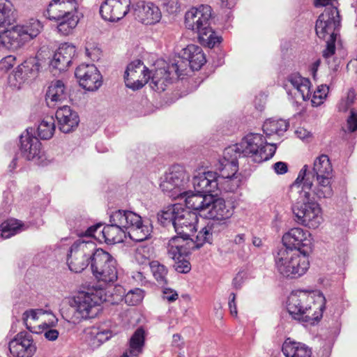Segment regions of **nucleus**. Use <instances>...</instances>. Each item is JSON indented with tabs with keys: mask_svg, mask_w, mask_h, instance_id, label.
Returning <instances> with one entry per match:
<instances>
[{
	"mask_svg": "<svg viewBox=\"0 0 357 357\" xmlns=\"http://www.w3.org/2000/svg\"><path fill=\"white\" fill-rule=\"evenodd\" d=\"M46 328V330L44 331V336L46 339L50 341L56 340L59 336V332L56 329H52L51 327Z\"/></svg>",
	"mask_w": 357,
	"mask_h": 357,
	"instance_id": "61",
	"label": "nucleus"
},
{
	"mask_svg": "<svg viewBox=\"0 0 357 357\" xmlns=\"http://www.w3.org/2000/svg\"><path fill=\"white\" fill-rule=\"evenodd\" d=\"M124 79L127 87L139 89L149 82L150 72L141 61L137 60L128 65Z\"/></svg>",
	"mask_w": 357,
	"mask_h": 357,
	"instance_id": "15",
	"label": "nucleus"
},
{
	"mask_svg": "<svg viewBox=\"0 0 357 357\" xmlns=\"http://www.w3.org/2000/svg\"><path fill=\"white\" fill-rule=\"evenodd\" d=\"M144 344V331L138 328L130 340L129 349L124 352L121 357H135L142 352Z\"/></svg>",
	"mask_w": 357,
	"mask_h": 357,
	"instance_id": "38",
	"label": "nucleus"
},
{
	"mask_svg": "<svg viewBox=\"0 0 357 357\" xmlns=\"http://www.w3.org/2000/svg\"><path fill=\"white\" fill-rule=\"evenodd\" d=\"M132 13L136 20L146 25L155 24L162 18L160 9L150 1H137L132 6Z\"/></svg>",
	"mask_w": 357,
	"mask_h": 357,
	"instance_id": "17",
	"label": "nucleus"
},
{
	"mask_svg": "<svg viewBox=\"0 0 357 357\" xmlns=\"http://www.w3.org/2000/svg\"><path fill=\"white\" fill-rule=\"evenodd\" d=\"M39 68L40 65L34 59L25 61L21 66H19L17 70L9 76V82L12 85L20 88V85L29 77L28 73H29L32 77H34L39 71Z\"/></svg>",
	"mask_w": 357,
	"mask_h": 357,
	"instance_id": "28",
	"label": "nucleus"
},
{
	"mask_svg": "<svg viewBox=\"0 0 357 357\" xmlns=\"http://www.w3.org/2000/svg\"><path fill=\"white\" fill-rule=\"evenodd\" d=\"M112 5V0H105L100 7V13L105 20L110 22L118 21L119 20V17L116 14V9Z\"/></svg>",
	"mask_w": 357,
	"mask_h": 357,
	"instance_id": "47",
	"label": "nucleus"
},
{
	"mask_svg": "<svg viewBox=\"0 0 357 357\" xmlns=\"http://www.w3.org/2000/svg\"><path fill=\"white\" fill-rule=\"evenodd\" d=\"M324 298L321 303L313 301L310 295L303 291L291 294L287 301V311L291 317L304 322L318 321L322 317Z\"/></svg>",
	"mask_w": 357,
	"mask_h": 357,
	"instance_id": "4",
	"label": "nucleus"
},
{
	"mask_svg": "<svg viewBox=\"0 0 357 357\" xmlns=\"http://www.w3.org/2000/svg\"><path fill=\"white\" fill-rule=\"evenodd\" d=\"M212 16V8L208 5L193 7L185 15V25L188 29L198 33L206 35L211 31L210 21Z\"/></svg>",
	"mask_w": 357,
	"mask_h": 357,
	"instance_id": "11",
	"label": "nucleus"
},
{
	"mask_svg": "<svg viewBox=\"0 0 357 357\" xmlns=\"http://www.w3.org/2000/svg\"><path fill=\"white\" fill-rule=\"evenodd\" d=\"M78 5L75 0H52L47 10L49 20L77 11Z\"/></svg>",
	"mask_w": 357,
	"mask_h": 357,
	"instance_id": "32",
	"label": "nucleus"
},
{
	"mask_svg": "<svg viewBox=\"0 0 357 357\" xmlns=\"http://www.w3.org/2000/svg\"><path fill=\"white\" fill-rule=\"evenodd\" d=\"M232 160H225L224 158L220 161L218 169L220 171L221 178L219 176V189L227 192L234 191L239 186L240 179L236 176L237 172L232 173V169L227 167Z\"/></svg>",
	"mask_w": 357,
	"mask_h": 357,
	"instance_id": "27",
	"label": "nucleus"
},
{
	"mask_svg": "<svg viewBox=\"0 0 357 357\" xmlns=\"http://www.w3.org/2000/svg\"><path fill=\"white\" fill-rule=\"evenodd\" d=\"M282 352L286 357H311L312 351L301 342L286 340L282 345Z\"/></svg>",
	"mask_w": 357,
	"mask_h": 357,
	"instance_id": "35",
	"label": "nucleus"
},
{
	"mask_svg": "<svg viewBox=\"0 0 357 357\" xmlns=\"http://www.w3.org/2000/svg\"><path fill=\"white\" fill-rule=\"evenodd\" d=\"M163 7L169 13H175L180 10L178 0H166L162 3Z\"/></svg>",
	"mask_w": 357,
	"mask_h": 357,
	"instance_id": "60",
	"label": "nucleus"
},
{
	"mask_svg": "<svg viewBox=\"0 0 357 357\" xmlns=\"http://www.w3.org/2000/svg\"><path fill=\"white\" fill-rule=\"evenodd\" d=\"M93 276L105 284L114 282L118 278L117 263L114 257L101 248H96L91 261Z\"/></svg>",
	"mask_w": 357,
	"mask_h": 357,
	"instance_id": "7",
	"label": "nucleus"
},
{
	"mask_svg": "<svg viewBox=\"0 0 357 357\" xmlns=\"http://www.w3.org/2000/svg\"><path fill=\"white\" fill-rule=\"evenodd\" d=\"M45 314V311L42 309H36V310H29L25 311L22 314V319L24 324L26 326V328L31 331V328L28 324V320H36L38 319L39 316L43 315Z\"/></svg>",
	"mask_w": 357,
	"mask_h": 357,
	"instance_id": "54",
	"label": "nucleus"
},
{
	"mask_svg": "<svg viewBox=\"0 0 357 357\" xmlns=\"http://www.w3.org/2000/svg\"><path fill=\"white\" fill-rule=\"evenodd\" d=\"M333 167L328 155L322 154L317 157L312 169L305 165L292 184V188H301L311 190L314 198L329 199L333 195L332 183Z\"/></svg>",
	"mask_w": 357,
	"mask_h": 357,
	"instance_id": "1",
	"label": "nucleus"
},
{
	"mask_svg": "<svg viewBox=\"0 0 357 357\" xmlns=\"http://www.w3.org/2000/svg\"><path fill=\"white\" fill-rule=\"evenodd\" d=\"M275 151L276 144L267 143L262 135L250 133L240 143L225 148L223 155L225 160H232L227 167L232 169L234 174L238 169V157H250L254 162L260 163L272 158Z\"/></svg>",
	"mask_w": 357,
	"mask_h": 357,
	"instance_id": "2",
	"label": "nucleus"
},
{
	"mask_svg": "<svg viewBox=\"0 0 357 357\" xmlns=\"http://www.w3.org/2000/svg\"><path fill=\"white\" fill-rule=\"evenodd\" d=\"M236 300V294L234 293H231L229 296V307L230 310V313L232 316L236 317L237 316V308L236 305L235 303Z\"/></svg>",
	"mask_w": 357,
	"mask_h": 357,
	"instance_id": "64",
	"label": "nucleus"
},
{
	"mask_svg": "<svg viewBox=\"0 0 357 357\" xmlns=\"http://www.w3.org/2000/svg\"><path fill=\"white\" fill-rule=\"evenodd\" d=\"M75 75L79 85L87 91H96L102 85V76L93 64L79 65L76 68Z\"/></svg>",
	"mask_w": 357,
	"mask_h": 357,
	"instance_id": "16",
	"label": "nucleus"
},
{
	"mask_svg": "<svg viewBox=\"0 0 357 357\" xmlns=\"http://www.w3.org/2000/svg\"><path fill=\"white\" fill-rule=\"evenodd\" d=\"M278 272L285 278H296L303 275L309 268L307 256L297 250L280 248L274 257Z\"/></svg>",
	"mask_w": 357,
	"mask_h": 357,
	"instance_id": "5",
	"label": "nucleus"
},
{
	"mask_svg": "<svg viewBox=\"0 0 357 357\" xmlns=\"http://www.w3.org/2000/svg\"><path fill=\"white\" fill-rule=\"evenodd\" d=\"M167 66L170 71L172 72V75H174V74L176 77H179L181 75H184V72L186 70L187 66L189 65L188 62L186 60L183 59V58L181 57V59L178 60L177 62L173 63L171 65Z\"/></svg>",
	"mask_w": 357,
	"mask_h": 357,
	"instance_id": "53",
	"label": "nucleus"
},
{
	"mask_svg": "<svg viewBox=\"0 0 357 357\" xmlns=\"http://www.w3.org/2000/svg\"><path fill=\"white\" fill-rule=\"evenodd\" d=\"M86 56L93 61H98L101 56V50L95 44L87 43L85 47Z\"/></svg>",
	"mask_w": 357,
	"mask_h": 357,
	"instance_id": "55",
	"label": "nucleus"
},
{
	"mask_svg": "<svg viewBox=\"0 0 357 357\" xmlns=\"http://www.w3.org/2000/svg\"><path fill=\"white\" fill-rule=\"evenodd\" d=\"M33 129H26L20 135V150L22 156L26 160H35L41 158V143L39 139L33 135Z\"/></svg>",
	"mask_w": 357,
	"mask_h": 357,
	"instance_id": "19",
	"label": "nucleus"
},
{
	"mask_svg": "<svg viewBox=\"0 0 357 357\" xmlns=\"http://www.w3.org/2000/svg\"><path fill=\"white\" fill-rule=\"evenodd\" d=\"M24 224L16 219H10L0 225L1 235L4 238H8L26 229Z\"/></svg>",
	"mask_w": 357,
	"mask_h": 357,
	"instance_id": "40",
	"label": "nucleus"
},
{
	"mask_svg": "<svg viewBox=\"0 0 357 357\" xmlns=\"http://www.w3.org/2000/svg\"><path fill=\"white\" fill-rule=\"evenodd\" d=\"M150 72V86L156 91H164L172 82L173 75L168 66H164Z\"/></svg>",
	"mask_w": 357,
	"mask_h": 357,
	"instance_id": "31",
	"label": "nucleus"
},
{
	"mask_svg": "<svg viewBox=\"0 0 357 357\" xmlns=\"http://www.w3.org/2000/svg\"><path fill=\"white\" fill-rule=\"evenodd\" d=\"M15 38L13 37V31L6 29L3 25L0 26V50L1 48L17 50L19 43H16Z\"/></svg>",
	"mask_w": 357,
	"mask_h": 357,
	"instance_id": "44",
	"label": "nucleus"
},
{
	"mask_svg": "<svg viewBox=\"0 0 357 357\" xmlns=\"http://www.w3.org/2000/svg\"><path fill=\"white\" fill-rule=\"evenodd\" d=\"M213 237L214 236L212 231H211L209 226L206 224L197 234L195 240L190 238V240H187L185 246L188 245V249H192L194 250L199 248L206 243H211Z\"/></svg>",
	"mask_w": 357,
	"mask_h": 357,
	"instance_id": "39",
	"label": "nucleus"
},
{
	"mask_svg": "<svg viewBox=\"0 0 357 357\" xmlns=\"http://www.w3.org/2000/svg\"><path fill=\"white\" fill-rule=\"evenodd\" d=\"M273 169L278 174H284L288 170L287 163L284 162H278L273 165Z\"/></svg>",
	"mask_w": 357,
	"mask_h": 357,
	"instance_id": "63",
	"label": "nucleus"
},
{
	"mask_svg": "<svg viewBox=\"0 0 357 357\" xmlns=\"http://www.w3.org/2000/svg\"><path fill=\"white\" fill-rule=\"evenodd\" d=\"M111 224L103 227L100 231L107 244H115L122 242L125 236V229L119 224L109 220Z\"/></svg>",
	"mask_w": 357,
	"mask_h": 357,
	"instance_id": "37",
	"label": "nucleus"
},
{
	"mask_svg": "<svg viewBox=\"0 0 357 357\" xmlns=\"http://www.w3.org/2000/svg\"><path fill=\"white\" fill-rule=\"evenodd\" d=\"M356 101V94L354 89H350L347 94V97L342 99L340 103L339 108L343 112H347L351 109H354L353 107Z\"/></svg>",
	"mask_w": 357,
	"mask_h": 357,
	"instance_id": "50",
	"label": "nucleus"
},
{
	"mask_svg": "<svg viewBox=\"0 0 357 357\" xmlns=\"http://www.w3.org/2000/svg\"><path fill=\"white\" fill-rule=\"evenodd\" d=\"M195 190L199 193H212L219 189V176L215 172H196L192 180Z\"/></svg>",
	"mask_w": 357,
	"mask_h": 357,
	"instance_id": "20",
	"label": "nucleus"
},
{
	"mask_svg": "<svg viewBox=\"0 0 357 357\" xmlns=\"http://www.w3.org/2000/svg\"><path fill=\"white\" fill-rule=\"evenodd\" d=\"M181 208L182 206L180 204L169 206L166 210L162 211L160 214H158V220L164 225L167 226L168 224H171L174 226L176 215Z\"/></svg>",
	"mask_w": 357,
	"mask_h": 357,
	"instance_id": "46",
	"label": "nucleus"
},
{
	"mask_svg": "<svg viewBox=\"0 0 357 357\" xmlns=\"http://www.w3.org/2000/svg\"><path fill=\"white\" fill-rule=\"evenodd\" d=\"M13 37H15L16 43H19V48L26 42L36 37L41 31L43 25L36 19H31L22 25H17L11 28Z\"/></svg>",
	"mask_w": 357,
	"mask_h": 357,
	"instance_id": "21",
	"label": "nucleus"
},
{
	"mask_svg": "<svg viewBox=\"0 0 357 357\" xmlns=\"http://www.w3.org/2000/svg\"><path fill=\"white\" fill-rule=\"evenodd\" d=\"M96 248L92 241L79 239L71 245L68 257L67 264L69 269L74 273H82L90 264Z\"/></svg>",
	"mask_w": 357,
	"mask_h": 357,
	"instance_id": "9",
	"label": "nucleus"
},
{
	"mask_svg": "<svg viewBox=\"0 0 357 357\" xmlns=\"http://www.w3.org/2000/svg\"><path fill=\"white\" fill-rule=\"evenodd\" d=\"M197 221L198 218L195 213L182 207L174 218L173 227L177 236L173 238H179L184 241V242H180V243H185L187 240H190V237L197 231L196 225Z\"/></svg>",
	"mask_w": 357,
	"mask_h": 357,
	"instance_id": "13",
	"label": "nucleus"
},
{
	"mask_svg": "<svg viewBox=\"0 0 357 357\" xmlns=\"http://www.w3.org/2000/svg\"><path fill=\"white\" fill-rule=\"evenodd\" d=\"M11 3L8 0H0V26L10 24Z\"/></svg>",
	"mask_w": 357,
	"mask_h": 357,
	"instance_id": "51",
	"label": "nucleus"
},
{
	"mask_svg": "<svg viewBox=\"0 0 357 357\" xmlns=\"http://www.w3.org/2000/svg\"><path fill=\"white\" fill-rule=\"evenodd\" d=\"M36 349L33 340L23 333H18L9 342V351L16 357H31Z\"/></svg>",
	"mask_w": 357,
	"mask_h": 357,
	"instance_id": "23",
	"label": "nucleus"
},
{
	"mask_svg": "<svg viewBox=\"0 0 357 357\" xmlns=\"http://www.w3.org/2000/svg\"><path fill=\"white\" fill-rule=\"evenodd\" d=\"M110 220L119 224L128 233L131 227L139 225L142 222V217L138 214L130 211L117 210L110 215Z\"/></svg>",
	"mask_w": 357,
	"mask_h": 357,
	"instance_id": "33",
	"label": "nucleus"
},
{
	"mask_svg": "<svg viewBox=\"0 0 357 357\" xmlns=\"http://www.w3.org/2000/svg\"><path fill=\"white\" fill-rule=\"evenodd\" d=\"M79 20L77 10L50 20L56 23V31L59 35L68 36L73 34Z\"/></svg>",
	"mask_w": 357,
	"mask_h": 357,
	"instance_id": "29",
	"label": "nucleus"
},
{
	"mask_svg": "<svg viewBox=\"0 0 357 357\" xmlns=\"http://www.w3.org/2000/svg\"><path fill=\"white\" fill-rule=\"evenodd\" d=\"M198 37L202 43H206L209 47H213L217 43H220L219 38L214 36V32L211 28L208 33L206 35L201 34Z\"/></svg>",
	"mask_w": 357,
	"mask_h": 357,
	"instance_id": "56",
	"label": "nucleus"
},
{
	"mask_svg": "<svg viewBox=\"0 0 357 357\" xmlns=\"http://www.w3.org/2000/svg\"><path fill=\"white\" fill-rule=\"evenodd\" d=\"M183 59L188 62L192 70H198L206 63V57L202 49L195 45H189L184 48L181 53Z\"/></svg>",
	"mask_w": 357,
	"mask_h": 357,
	"instance_id": "34",
	"label": "nucleus"
},
{
	"mask_svg": "<svg viewBox=\"0 0 357 357\" xmlns=\"http://www.w3.org/2000/svg\"><path fill=\"white\" fill-rule=\"evenodd\" d=\"M234 214V208L227 204L222 199H215L211 196V202L208 204L204 217L208 219L230 220Z\"/></svg>",
	"mask_w": 357,
	"mask_h": 357,
	"instance_id": "24",
	"label": "nucleus"
},
{
	"mask_svg": "<svg viewBox=\"0 0 357 357\" xmlns=\"http://www.w3.org/2000/svg\"><path fill=\"white\" fill-rule=\"evenodd\" d=\"M149 249L147 247L137 248L135 257L142 264L144 263L149 258Z\"/></svg>",
	"mask_w": 357,
	"mask_h": 357,
	"instance_id": "59",
	"label": "nucleus"
},
{
	"mask_svg": "<svg viewBox=\"0 0 357 357\" xmlns=\"http://www.w3.org/2000/svg\"><path fill=\"white\" fill-rule=\"evenodd\" d=\"M59 128L63 133H70L78 126L79 118L77 113L69 106L59 107L56 112Z\"/></svg>",
	"mask_w": 357,
	"mask_h": 357,
	"instance_id": "25",
	"label": "nucleus"
},
{
	"mask_svg": "<svg viewBox=\"0 0 357 357\" xmlns=\"http://www.w3.org/2000/svg\"><path fill=\"white\" fill-rule=\"evenodd\" d=\"M310 86L309 79L302 77L298 73H292L287 77L284 89L287 93L295 99L307 100L311 96Z\"/></svg>",
	"mask_w": 357,
	"mask_h": 357,
	"instance_id": "18",
	"label": "nucleus"
},
{
	"mask_svg": "<svg viewBox=\"0 0 357 357\" xmlns=\"http://www.w3.org/2000/svg\"><path fill=\"white\" fill-rule=\"evenodd\" d=\"M183 240L179 238H171L167 244L168 255L174 260L173 267L174 270L179 273H188L191 270L190 262L184 258L193 250L188 249V245L185 246Z\"/></svg>",
	"mask_w": 357,
	"mask_h": 357,
	"instance_id": "14",
	"label": "nucleus"
},
{
	"mask_svg": "<svg viewBox=\"0 0 357 357\" xmlns=\"http://www.w3.org/2000/svg\"><path fill=\"white\" fill-rule=\"evenodd\" d=\"M328 92V87L327 86H321L320 88L314 91L312 102L313 105H319L321 102V100L324 98Z\"/></svg>",
	"mask_w": 357,
	"mask_h": 357,
	"instance_id": "58",
	"label": "nucleus"
},
{
	"mask_svg": "<svg viewBox=\"0 0 357 357\" xmlns=\"http://www.w3.org/2000/svg\"><path fill=\"white\" fill-rule=\"evenodd\" d=\"M144 298V292L142 289L136 288L130 290L124 296V301L128 305H137L141 303Z\"/></svg>",
	"mask_w": 357,
	"mask_h": 357,
	"instance_id": "49",
	"label": "nucleus"
},
{
	"mask_svg": "<svg viewBox=\"0 0 357 357\" xmlns=\"http://www.w3.org/2000/svg\"><path fill=\"white\" fill-rule=\"evenodd\" d=\"M189 183V175L179 165L172 166L165 173L160 184L161 190L173 199L185 197Z\"/></svg>",
	"mask_w": 357,
	"mask_h": 357,
	"instance_id": "8",
	"label": "nucleus"
},
{
	"mask_svg": "<svg viewBox=\"0 0 357 357\" xmlns=\"http://www.w3.org/2000/svg\"><path fill=\"white\" fill-rule=\"evenodd\" d=\"M149 265L153 275L158 284L161 285L167 284V268L158 261H152L149 263Z\"/></svg>",
	"mask_w": 357,
	"mask_h": 357,
	"instance_id": "45",
	"label": "nucleus"
},
{
	"mask_svg": "<svg viewBox=\"0 0 357 357\" xmlns=\"http://www.w3.org/2000/svg\"><path fill=\"white\" fill-rule=\"evenodd\" d=\"M231 220H223L218 219H211L208 222V225L211 231H212L214 236H217L220 233L225 231L230 225Z\"/></svg>",
	"mask_w": 357,
	"mask_h": 357,
	"instance_id": "48",
	"label": "nucleus"
},
{
	"mask_svg": "<svg viewBox=\"0 0 357 357\" xmlns=\"http://www.w3.org/2000/svg\"><path fill=\"white\" fill-rule=\"evenodd\" d=\"M163 298L169 302H174L178 298V294L169 289H166L163 291Z\"/></svg>",
	"mask_w": 357,
	"mask_h": 357,
	"instance_id": "62",
	"label": "nucleus"
},
{
	"mask_svg": "<svg viewBox=\"0 0 357 357\" xmlns=\"http://www.w3.org/2000/svg\"><path fill=\"white\" fill-rule=\"evenodd\" d=\"M289 123L283 119H269L263 125L264 132L267 136L272 135H281L287 131Z\"/></svg>",
	"mask_w": 357,
	"mask_h": 357,
	"instance_id": "41",
	"label": "nucleus"
},
{
	"mask_svg": "<svg viewBox=\"0 0 357 357\" xmlns=\"http://www.w3.org/2000/svg\"><path fill=\"white\" fill-rule=\"evenodd\" d=\"M284 247L291 250H297L301 255L306 256L311 249V234L300 227H294L286 232L282 236Z\"/></svg>",
	"mask_w": 357,
	"mask_h": 357,
	"instance_id": "12",
	"label": "nucleus"
},
{
	"mask_svg": "<svg viewBox=\"0 0 357 357\" xmlns=\"http://www.w3.org/2000/svg\"><path fill=\"white\" fill-rule=\"evenodd\" d=\"M204 193H192L186 190L185 197H180L179 199H184L188 208L197 211L201 216L204 215L206 207L211 202V195H204Z\"/></svg>",
	"mask_w": 357,
	"mask_h": 357,
	"instance_id": "30",
	"label": "nucleus"
},
{
	"mask_svg": "<svg viewBox=\"0 0 357 357\" xmlns=\"http://www.w3.org/2000/svg\"><path fill=\"white\" fill-rule=\"evenodd\" d=\"M112 332L108 329H102L98 327H91L86 330V338L92 348H97L102 343L109 340Z\"/></svg>",
	"mask_w": 357,
	"mask_h": 357,
	"instance_id": "36",
	"label": "nucleus"
},
{
	"mask_svg": "<svg viewBox=\"0 0 357 357\" xmlns=\"http://www.w3.org/2000/svg\"><path fill=\"white\" fill-rule=\"evenodd\" d=\"M340 27V17L337 7H326L319 16L315 24L317 36L326 42V47L323 50V56L326 60L335 52V41Z\"/></svg>",
	"mask_w": 357,
	"mask_h": 357,
	"instance_id": "3",
	"label": "nucleus"
},
{
	"mask_svg": "<svg viewBox=\"0 0 357 357\" xmlns=\"http://www.w3.org/2000/svg\"><path fill=\"white\" fill-rule=\"evenodd\" d=\"M112 6L116 9V14L119 20L123 18L130 10V0H112Z\"/></svg>",
	"mask_w": 357,
	"mask_h": 357,
	"instance_id": "52",
	"label": "nucleus"
},
{
	"mask_svg": "<svg viewBox=\"0 0 357 357\" xmlns=\"http://www.w3.org/2000/svg\"><path fill=\"white\" fill-rule=\"evenodd\" d=\"M310 191L301 188L300 198L301 201L296 202L293 208L295 221L310 229L317 228L322 222L321 208L315 201L310 199Z\"/></svg>",
	"mask_w": 357,
	"mask_h": 357,
	"instance_id": "6",
	"label": "nucleus"
},
{
	"mask_svg": "<svg viewBox=\"0 0 357 357\" xmlns=\"http://www.w3.org/2000/svg\"><path fill=\"white\" fill-rule=\"evenodd\" d=\"M68 98V93L64 83L61 80L52 81L45 94V102L48 107H59Z\"/></svg>",
	"mask_w": 357,
	"mask_h": 357,
	"instance_id": "26",
	"label": "nucleus"
},
{
	"mask_svg": "<svg viewBox=\"0 0 357 357\" xmlns=\"http://www.w3.org/2000/svg\"><path fill=\"white\" fill-rule=\"evenodd\" d=\"M357 130V112L355 109H351L349 116L347 120L345 132H354Z\"/></svg>",
	"mask_w": 357,
	"mask_h": 357,
	"instance_id": "57",
	"label": "nucleus"
},
{
	"mask_svg": "<svg viewBox=\"0 0 357 357\" xmlns=\"http://www.w3.org/2000/svg\"><path fill=\"white\" fill-rule=\"evenodd\" d=\"M75 54V47L69 43L61 44L55 52L50 62L52 70H58L59 73L66 70L72 61Z\"/></svg>",
	"mask_w": 357,
	"mask_h": 357,
	"instance_id": "22",
	"label": "nucleus"
},
{
	"mask_svg": "<svg viewBox=\"0 0 357 357\" xmlns=\"http://www.w3.org/2000/svg\"><path fill=\"white\" fill-rule=\"evenodd\" d=\"M56 125L53 116L44 118L39 123L37 132L39 137L42 139H51L55 132Z\"/></svg>",
	"mask_w": 357,
	"mask_h": 357,
	"instance_id": "42",
	"label": "nucleus"
},
{
	"mask_svg": "<svg viewBox=\"0 0 357 357\" xmlns=\"http://www.w3.org/2000/svg\"><path fill=\"white\" fill-rule=\"evenodd\" d=\"M151 231V227L148 225L144 224L142 221L139 225L131 227L129 231H128V234L132 241L141 242L149 238Z\"/></svg>",
	"mask_w": 357,
	"mask_h": 357,
	"instance_id": "43",
	"label": "nucleus"
},
{
	"mask_svg": "<svg viewBox=\"0 0 357 357\" xmlns=\"http://www.w3.org/2000/svg\"><path fill=\"white\" fill-rule=\"evenodd\" d=\"M102 297L98 291L80 292L73 298L71 306L75 309L77 318L89 319L95 318L101 311Z\"/></svg>",
	"mask_w": 357,
	"mask_h": 357,
	"instance_id": "10",
	"label": "nucleus"
}]
</instances>
